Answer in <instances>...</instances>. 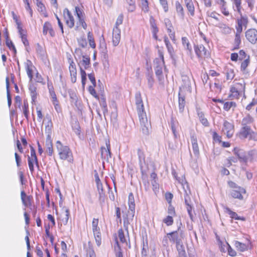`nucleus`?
<instances>
[{"label": "nucleus", "instance_id": "nucleus-1", "mask_svg": "<svg viewBox=\"0 0 257 257\" xmlns=\"http://www.w3.org/2000/svg\"><path fill=\"white\" fill-rule=\"evenodd\" d=\"M135 103L142 132L145 135H148L151 123L145 111L143 101L140 92H137L135 94Z\"/></svg>", "mask_w": 257, "mask_h": 257}, {"label": "nucleus", "instance_id": "nucleus-2", "mask_svg": "<svg viewBox=\"0 0 257 257\" xmlns=\"http://www.w3.org/2000/svg\"><path fill=\"white\" fill-rule=\"evenodd\" d=\"M182 81L183 84L179 87L178 93L179 110L180 113H182L184 110L186 92H191V83L189 78L187 76H183Z\"/></svg>", "mask_w": 257, "mask_h": 257}, {"label": "nucleus", "instance_id": "nucleus-3", "mask_svg": "<svg viewBox=\"0 0 257 257\" xmlns=\"http://www.w3.org/2000/svg\"><path fill=\"white\" fill-rule=\"evenodd\" d=\"M159 57L156 58L154 61V68L155 74L158 78L160 84L164 83V77L163 74V68L165 67L164 54L162 50L159 49L158 51Z\"/></svg>", "mask_w": 257, "mask_h": 257}, {"label": "nucleus", "instance_id": "nucleus-4", "mask_svg": "<svg viewBox=\"0 0 257 257\" xmlns=\"http://www.w3.org/2000/svg\"><path fill=\"white\" fill-rule=\"evenodd\" d=\"M194 50L196 55L199 58L206 59L210 57L209 52L206 50L202 44L195 46Z\"/></svg>", "mask_w": 257, "mask_h": 257}, {"label": "nucleus", "instance_id": "nucleus-5", "mask_svg": "<svg viewBox=\"0 0 257 257\" xmlns=\"http://www.w3.org/2000/svg\"><path fill=\"white\" fill-rule=\"evenodd\" d=\"M222 130L224 134L226 135V136L228 138H230L233 134L234 126L231 123L225 120L223 123V127Z\"/></svg>", "mask_w": 257, "mask_h": 257}, {"label": "nucleus", "instance_id": "nucleus-6", "mask_svg": "<svg viewBox=\"0 0 257 257\" xmlns=\"http://www.w3.org/2000/svg\"><path fill=\"white\" fill-rule=\"evenodd\" d=\"M245 37L251 43L255 44L257 41V31L254 29L248 30L245 33Z\"/></svg>", "mask_w": 257, "mask_h": 257}, {"label": "nucleus", "instance_id": "nucleus-7", "mask_svg": "<svg viewBox=\"0 0 257 257\" xmlns=\"http://www.w3.org/2000/svg\"><path fill=\"white\" fill-rule=\"evenodd\" d=\"M67 57L68 59V61L70 63L69 69L71 76V81L72 83H75L77 79V70L76 65L73 61H71L70 58L68 57V56H67Z\"/></svg>", "mask_w": 257, "mask_h": 257}, {"label": "nucleus", "instance_id": "nucleus-8", "mask_svg": "<svg viewBox=\"0 0 257 257\" xmlns=\"http://www.w3.org/2000/svg\"><path fill=\"white\" fill-rule=\"evenodd\" d=\"M121 31L119 28L114 27L112 31V43L114 46L118 45L121 38Z\"/></svg>", "mask_w": 257, "mask_h": 257}, {"label": "nucleus", "instance_id": "nucleus-9", "mask_svg": "<svg viewBox=\"0 0 257 257\" xmlns=\"http://www.w3.org/2000/svg\"><path fill=\"white\" fill-rule=\"evenodd\" d=\"M106 148L102 147L101 148V158L107 161L111 158L110 146L109 142H106Z\"/></svg>", "mask_w": 257, "mask_h": 257}, {"label": "nucleus", "instance_id": "nucleus-10", "mask_svg": "<svg viewBox=\"0 0 257 257\" xmlns=\"http://www.w3.org/2000/svg\"><path fill=\"white\" fill-rule=\"evenodd\" d=\"M180 230V228H178V231H174L170 233H167V235L168 236L169 239L171 242L176 243V246L179 244L182 243L181 239L178 238V231Z\"/></svg>", "mask_w": 257, "mask_h": 257}, {"label": "nucleus", "instance_id": "nucleus-11", "mask_svg": "<svg viewBox=\"0 0 257 257\" xmlns=\"http://www.w3.org/2000/svg\"><path fill=\"white\" fill-rule=\"evenodd\" d=\"M246 191L245 189L242 187L237 188V189H233L231 191V195L234 198L238 199L239 200H243V197L242 194H245Z\"/></svg>", "mask_w": 257, "mask_h": 257}, {"label": "nucleus", "instance_id": "nucleus-12", "mask_svg": "<svg viewBox=\"0 0 257 257\" xmlns=\"http://www.w3.org/2000/svg\"><path fill=\"white\" fill-rule=\"evenodd\" d=\"M251 131L250 126L245 125L242 127L238 134V137L240 139H245L248 137Z\"/></svg>", "mask_w": 257, "mask_h": 257}, {"label": "nucleus", "instance_id": "nucleus-13", "mask_svg": "<svg viewBox=\"0 0 257 257\" xmlns=\"http://www.w3.org/2000/svg\"><path fill=\"white\" fill-rule=\"evenodd\" d=\"M233 152L235 154V155L238 157L240 162H247V158L242 150L239 149L237 148H235L233 149Z\"/></svg>", "mask_w": 257, "mask_h": 257}, {"label": "nucleus", "instance_id": "nucleus-14", "mask_svg": "<svg viewBox=\"0 0 257 257\" xmlns=\"http://www.w3.org/2000/svg\"><path fill=\"white\" fill-rule=\"evenodd\" d=\"M75 12L79 20L80 25H81L84 29H86L87 25L84 21L83 15L78 7L75 8Z\"/></svg>", "mask_w": 257, "mask_h": 257}, {"label": "nucleus", "instance_id": "nucleus-15", "mask_svg": "<svg viewBox=\"0 0 257 257\" xmlns=\"http://www.w3.org/2000/svg\"><path fill=\"white\" fill-rule=\"evenodd\" d=\"M191 142L194 154L197 156L199 153V150L197 144V138L194 135H192L191 136Z\"/></svg>", "mask_w": 257, "mask_h": 257}, {"label": "nucleus", "instance_id": "nucleus-16", "mask_svg": "<svg viewBox=\"0 0 257 257\" xmlns=\"http://www.w3.org/2000/svg\"><path fill=\"white\" fill-rule=\"evenodd\" d=\"M97 191L99 194V200L100 203L105 202V193L103 189L102 184H96Z\"/></svg>", "mask_w": 257, "mask_h": 257}, {"label": "nucleus", "instance_id": "nucleus-17", "mask_svg": "<svg viewBox=\"0 0 257 257\" xmlns=\"http://www.w3.org/2000/svg\"><path fill=\"white\" fill-rule=\"evenodd\" d=\"M128 204L129 209L132 211L133 216L134 215L135 210V203L134 195L132 193H130L128 195Z\"/></svg>", "mask_w": 257, "mask_h": 257}, {"label": "nucleus", "instance_id": "nucleus-18", "mask_svg": "<svg viewBox=\"0 0 257 257\" xmlns=\"http://www.w3.org/2000/svg\"><path fill=\"white\" fill-rule=\"evenodd\" d=\"M46 146L47 148L46 152L50 156H51L53 154V150L52 141L51 140V137L49 136L47 137L46 141Z\"/></svg>", "mask_w": 257, "mask_h": 257}, {"label": "nucleus", "instance_id": "nucleus-19", "mask_svg": "<svg viewBox=\"0 0 257 257\" xmlns=\"http://www.w3.org/2000/svg\"><path fill=\"white\" fill-rule=\"evenodd\" d=\"M56 147L60 159H63L64 158V150L62 144L60 141H58L56 142Z\"/></svg>", "mask_w": 257, "mask_h": 257}, {"label": "nucleus", "instance_id": "nucleus-20", "mask_svg": "<svg viewBox=\"0 0 257 257\" xmlns=\"http://www.w3.org/2000/svg\"><path fill=\"white\" fill-rule=\"evenodd\" d=\"M25 67L28 76L30 78V81H31L33 78V74L32 70L31 69L32 62H31V61L29 60L27 61V62L25 63Z\"/></svg>", "mask_w": 257, "mask_h": 257}, {"label": "nucleus", "instance_id": "nucleus-21", "mask_svg": "<svg viewBox=\"0 0 257 257\" xmlns=\"http://www.w3.org/2000/svg\"><path fill=\"white\" fill-rule=\"evenodd\" d=\"M178 124V123L177 121L175 120L173 118H172L171 120V130L175 139L178 138V134L176 131Z\"/></svg>", "mask_w": 257, "mask_h": 257}, {"label": "nucleus", "instance_id": "nucleus-22", "mask_svg": "<svg viewBox=\"0 0 257 257\" xmlns=\"http://www.w3.org/2000/svg\"><path fill=\"white\" fill-rule=\"evenodd\" d=\"M185 3L190 15L193 16L194 15V7L192 0H185Z\"/></svg>", "mask_w": 257, "mask_h": 257}, {"label": "nucleus", "instance_id": "nucleus-23", "mask_svg": "<svg viewBox=\"0 0 257 257\" xmlns=\"http://www.w3.org/2000/svg\"><path fill=\"white\" fill-rule=\"evenodd\" d=\"M164 42L167 48L168 51L171 57L174 54V51L173 47L169 42L168 38L167 37H164Z\"/></svg>", "mask_w": 257, "mask_h": 257}, {"label": "nucleus", "instance_id": "nucleus-24", "mask_svg": "<svg viewBox=\"0 0 257 257\" xmlns=\"http://www.w3.org/2000/svg\"><path fill=\"white\" fill-rule=\"evenodd\" d=\"M226 209L227 212L230 215L231 218L236 220H245L244 217L238 216L236 212L231 211L229 208H227Z\"/></svg>", "mask_w": 257, "mask_h": 257}, {"label": "nucleus", "instance_id": "nucleus-25", "mask_svg": "<svg viewBox=\"0 0 257 257\" xmlns=\"http://www.w3.org/2000/svg\"><path fill=\"white\" fill-rule=\"evenodd\" d=\"M72 127L76 135L80 137L81 130L79 122L76 120L73 121L72 123Z\"/></svg>", "mask_w": 257, "mask_h": 257}, {"label": "nucleus", "instance_id": "nucleus-26", "mask_svg": "<svg viewBox=\"0 0 257 257\" xmlns=\"http://www.w3.org/2000/svg\"><path fill=\"white\" fill-rule=\"evenodd\" d=\"M177 249L178 251V254L179 257H187L185 247L183 245V243L179 244L176 246Z\"/></svg>", "mask_w": 257, "mask_h": 257}, {"label": "nucleus", "instance_id": "nucleus-27", "mask_svg": "<svg viewBox=\"0 0 257 257\" xmlns=\"http://www.w3.org/2000/svg\"><path fill=\"white\" fill-rule=\"evenodd\" d=\"M65 160H67L69 163H72L73 161V157L71 151L70 150L69 148L66 146H65Z\"/></svg>", "mask_w": 257, "mask_h": 257}, {"label": "nucleus", "instance_id": "nucleus-28", "mask_svg": "<svg viewBox=\"0 0 257 257\" xmlns=\"http://www.w3.org/2000/svg\"><path fill=\"white\" fill-rule=\"evenodd\" d=\"M235 246L236 248L240 251H244L247 249V245L246 244L238 241L235 242Z\"/></svg>", "mask_w": 257, "mask_h": 257}, {"label": "nucleus", "instance_id": "nucleus-29", "mask_svg": "<svg viewBox=\"0 0 257 257\" xmlns=\"http://www.w3.org/2000/svg\"><path fill=\"white\" fill-rule=\"evenodd\" d=\"M198 115L201 123L205 126H209V122L207 119L204 117V113L202 112H198Z\"/></svg>", "mask_w": 257, "mask_h": 257}, {"label": "nucleus", "instance_id": "nucleus-30", "mask_svg": "<svg viewBox=\"0 0 257 257\" xmlns=\"http://www.w3.org/2000/svg\"><path fill=\"white\" fill-rule=\"evenodd\" d=\"M138 155L140 165L142 167V164L145 162V155L144 152L140 149L138 150Z\"/></svg>", "mask_w": 257, "mask_h": 257}, {"label": "nucleus", "instance_id": "nucleus-31", "mask_svg": "<svg viewBox=\"0 0 257 257\" xmlns=\"http://www.w3.org/2000/svg\"><path fill=\"white\" fill-rule=\"evenodd\" d=\"M182 44L185 47V48L188 50L190 53L191 52L192 48L191 46L189 43V42L188 39L186 37H182Z\"/></svg>", "mask_w": 257, "mask_h": 257}, {"label": "nucleus", "instance_id": "nucleus-32", "mask_svg": "<svg viewBox=\"0 0 257 257\" xmlns=\"http://www.w3.org/2000/svg\"><path fill=\"white\" fill-rule=\"evenodd\" d=\"M236 105L233 101H227L224 103L223 109L226 111H229L231 107L235 108Z\"/></svg>", "mask_w": 257, "mask_h": 257}, {"label": "nucleus", "instance_id": "nucleus-33", "mask_svg": "<svg viewBox=\"0 0 257 257\" xmlns=\"http://www.w3.org/2000/svg\"><path fill=\"white\" fill-rule=\"evenodd\" d=\"M67 15L68 16V19L66 21V24L70 28H72L74 25V20L72 16L70 15V14L68 10H67Z\"/></svg>", "mask_w": 257, "mask_h": 257}, {"label": "nucleus", "instance_id": "nucleus-34", "mask_svg": "<svg viewBox=\"0 0 257 257\" xmlns=\"http://www.w3.org/2000/svg\"><path fill=\"white\" fill-rule=\"evenodd\" d=\"M81 64L84 67L85 69H87L90 65V58L83 56L82 57V60L81 62Z\"/></svg>", "mask_w": 257, "mask_h": 257}, {"label": "nucleus", "instance_id": "nucleus-35", "mask_svg": "<svg viewBox=\"0 0 257 257\" xmlns=\"http://www.w3.org/2000/svg\"><path fill=\"white\" fill-rule=\"evenodd\" d=\"M69 95L71 99V101L73 103L77 102V97L76 96L75 91L74 90H69L68 91Z\"/></svg>", "mask_w": 257, "mask_h": 257}, {"label": "nucleus", "instance_id": "nucleus-36", "mask_svg": "<svg viewBox=\"0 0 257 257\" xmlns=\"http://www.w3.org/2000/svg\"><path fill=\"white\" fill-rule=\"evenodd\" d=\"M176 8L177 13L179 15H180L182 18H183L184 14L183 11V8L181 5L178 2H177L175 4Z\"/></svg>", "mask_w": 257, "mask_h": 257}, {"label": "nucleus", "instance_id": "nucleus-37", "mask_svg": "<svg viewBox=\"0 0 257 257\" xmlns=\"http://www.w3.org/2000/svg\"><path fill=\"white\" fill-rule=\"evenodd\" d=\"M93 234L96 244L98 246H99L101 242V233L100 231L97 230L96 231L93 232Z\"/></svg>", "mask_w": 257, "mask_h": 257}, {"label": "nucleus", "instance_id": "nucleus-38", "mask_svg": "<svg viewBox=\"0 0 257 257\" xmlns=\"http://www.w3.org/2000/svg\"><path fill=\"white\" fill-rule=\"evenodd\" d=\"M142 10L145 13H147L149 11V4L147 0H141Z\"/></svg>", "mask_w": 257, "mask_h": 257}, {"label": "nucleus", "instance_id": "nucleus-39", "mask_svg": "<svg viewBox=\"0 0 257 257\" xmlns=\"http://www.w3.org/2000/svg\"><path fill=\"white\" fill-rule=\"evenodd\" d=\"M148 86L152 88L153 86L154 80L153 77V73L149 72L147 75Z\"/></svg>", "mask_w": 257, "mask_h": 257}, {"label": "nucleus", "instance_id": "nucleus-40", "mask_svg": "<svg viewBox=\"0 0 257 257\" xmlns=\"http://www.w3.org/2000/svg\"><path fill=\"white\" fill-rule=\"evenodd\" d=\"M163 223H165L167 226H171L174 222L173 217L170 215H168L166 218L163 220Z\"/></svg>", "mask_w": 257, "mask_h": 257}, {"label": "nucleus", "instance_id": "nucleus-41", "mask_svg": "<svg viewBox=\"0 0 257 257\" xmlns=\"http://www.w3.org/2000/svg\"><path fill=\"white\" fill-rule=\"evenodd\" d=\"M249 62V56H248L247 58L245 59L241 64V71H244L247 67L248 66Z\"/></svg>", "mask_w": 257, "mask_h": 257}, {"label": "nucleus", "instance_id": "nucleus-42", "mask_svg": "<svg viewBox=\"0 0 257 257\" xmlns=\"http://www.w3.org/2000/svg\"><path fill=\"white\" fill-rule=\"evenodd\" d=\"M23 111L25 117L28 119L29 114V104L27 101H24V106H23Z\"/></svg>", "mask_w": 257, "mask_h": 257}, {"label": "nucleus", "instance_id": "nucleus-43", "mask_svg": "<svg viewBox=\"0 0 257 257\" xmlns=\"http://www.w3.org/2000/svg\"><path fill=\"white\" fill-rule=\"evenodd\" d=\"M118 235L120 241L122 242H126V238L124 236V231L122 229H119L118 230Z\"/></svg>", "mask_w": 257, "mask_h": 257}, {"label": "nucleus", "instance_id": "nucleus-44", "mask_svg": "<svg viewBox=\"0 0 257 257\" xmlns=\"http://www.w3.org/2000/svg\"><path fill=\"white\" fill-rule=\"evenodd\" d=\"M29 90L31 92V96L33 101H34L36 98L37 92H36V87L34 86L31 85L29 87Z\"/></svg>", "mask_w": 257, "mask_h": 257}, {"label": "nucleus", "instance_id": "nucleus-45", "mask_svg": "<svg viewBox=\"0 0 257 257\" xmlns=\"http://www.w3.org/2000/svg\"><path fill=\"white\" fill-rule=\"evenodd\" d=\"M52 28V26L51 24L49 22H46L43 25V34L46 35L48 34V32L51 28Z\"/></svg>", "mask_w": 257, "mask_h": 257}, {"label": "nucleus", "instance_id": "nucleus-46", "mask_svg": "<svg viewBox=\"0 0 257 257\" xmlns=\"http://www.w3.org/2000/svg\"><path fill=\"white\" fill-rule=\"evenodd\" d=\"M87 38H88V40L89 42L90 46L92 48H94L95 47V42H94V39L93 38L92 34L90 32H88V33Z\"/></svg>", "mask_w": 257, "mask_h": 257}, {"label": "nucleus", "instance_id": "nucleus-47", "mask_svg": "<svg viewBox=\"0 0 257 257\" xmlns=\"http://www.w3.org/2000/svg\"><path fill=\"white\" fill-rule=\"evenodd\" d=\"M80 73L81 76V82L83 87H84L85 84V81L86 80V73L85 71L80 68Z\"/></svg>", "mask_w": 257, "mask_h": 257}, {"label": "nucleus", "instance_id": "nucleus-48", "mask_svg": "<svg viewBox=\"0 0 257 257\" xmlns=\"http://www.w3.org/2000/svg\"><path fill=\"white\" fill-rule=\"evenodd\" d=\"M55 191L58 195V196L59 197V199H60L59 205H60V207L62 208V209H63L64 208V206H63V200H62V197H63L62 194H61V193L60 192V190L59 188H55Z\"/></svg>", "mask_w": 257, "mask_h": 257}, {"label": "nucleus", "instance_id": "nucleus-49", "mask_svg": "<svg viewBox=\"0 0 257 257\" xmlns=\"http://www.w3.org/2000/svg\"><path fill=\"white\" fill-rule=\"evenodd\" d=\"M98 219L94 218L92 222L93 232L96 231L97 230H100L98 226Z\"/></svg>", "mask_w": 257, "mask_h": 257}, {"label": "nucleus", "instance_id": "nucleus-50", "mask_svg": "<svg viewBox=\"0 0 257 257\" xmlns=\"http://www.w3.org/2000/svg\"><path fill=\"white\" fill-rule=\"evenodd\" d=\"M191 193L190 190H185V195H184L185 203L186 205L190 204L191 199L189 195Z\"/></svg>", "mask_w": 257, "mask_h": 257}, {"label": "nucleus", "instance_id": "nucleus-51", "mask_svg": "<svg viewBox=\"0 0 257 257\" xmlns=\"http://www.w3.org/2000/svg\"><path fill=\"white\" fill-rule=\"evenodd\" d=\"M37 5L38 7V11L42 13L44 15H45L46 12V8L44 5L41 2H37Z\"/></svg>", "mask_w": 257, "mask_h": 257}, {"label": "nucleus", "instance_id": "nucleus-52", "mask_svg": "<svg viewBox=\"0 0 257 257\" xmlns=\"http://www.w3.org/2000/svg\"><path fill=\"white\" fill-rule=\"evenodd\" d=\"M48 87L49 90L50 94L53 99H56V95L54 91L53 87L52 84L49 82L48 83Z\"/></svg>", "mask_w": 257, "mask_h": 257}, {"label": "nucleus", "instance_id": "nucleus-53", "mask_svg": "<svg viewBox=\"0 0 257 257\" xmlns=\"http://www.w3.org/2000/svg\"><path fill=\"white\" fill-rule=\"evenodd\" d=\"M6 45L10 49H12L15 53H16V49L11 40L6 39Z\"/></svg>", "mask_w": 257, "mask_h": 257}, {"label": "nucleus", "instance_id": "nucleus-54", "mask_svg": "<svg viewBox=\"0 0 257 257\" xmlns=\"http://www.w3.org/2000/svg\"><path fill=\"white\" fill-rule=\"evenodd\" d=\"M28 165L29 167V169L31 172H33L34 170V162H35V160L33 158H31L30 157L28 156Z\"/></svg>", "mask_w": 257, "mask_h": 257}, {"label": "nucleus", "instance_id": "nucleus-55", "mask_svg": "<svg viewBox=\"0 0 257 257\" xmlns=\"http://www.w3.org/2000/svg\"><path fill=\"white\" fill-rule=\"evenodd\" d=\"M31 158H33L35 163L37 165L38 163V159L36 155V152L34 148L31 146Z\"/></svg>", "mask_w": 257, "mask_h": 257}, {"label": "nucleus", "instance_id": "nucleus-56", "mask_svg": "<svg viewBox=\"0 0 257 257\" xmlns=\"http://www.w3.org/2000/svg\"><path fill=\"white\" fill-rule=\"evenodd\" d=\"M235 76L234 71L232 69H230L226 72V78L227 80H232Z\"/></svg>", "mask_w": 257, "mask_h": 257}, {"label": "nucleus", "instance_id": "nucleus-57", "mask_svg": "<svg viewBox=\"0 0 257 257\" xmlns=\"http://www.w3.org/2000/svg\"><path fill=\"white\" fill-rule=\"evenodd\" d=\"M123 16L122 14H120L117 17L116 21L115 22V27L118 28V26L121 25L123 22Z\"/></svg>", "mask_w": 257, "mask_h": 257}, {"label": "nucleus", "instance_id": "nucleus-58", "mask_svg": "<svg viewBox=\"0 0 257 257\" xmlns=\"http://www.w3.org/2000/svg\"><path fill=\"white\" fill-rule=\"evenodd\" d=\"M79 45L82 48H84L87 46V42L84 38H80L78 40Z\"/></svg>", "mask_w": 257, "mask_h": 257}, {"label": "nucleus", "instance_id": "nucleus-59", "mask_svg": "<svg viewBox=\"0 0 257 257\" xmlns=\"http://www.w3.org/2000/svg\"><path fill=\"white\" fill-rule=\"evenodd\" d=\"M248 138L249 140L257 141V133L251 130Z\"/></svg>", "mask_w": 257, "mask_h": 257}, {"label": "nucleus", "instance_id": "nucleus-60", "mask_svg": "<svg viewBox=\"0 0 257 257\" xmlns=\"http://www.w3.org/2000/svg\"><path fill=\"white\" fill-rule=\"evenodd\" d=\"M168 213L169 214V215L172 216V217L175 216L176 215L175 208L171 205H170L168 207Z\"/></svg>", "mask_w": 257, "mask_h": 257}, {"label": "nucleus", "instance_id": "nucleus-61", "mask_svg": "<svg viewBox=\"0 0 257 257\" xmlns=\"http://www.w3.org/2000/svg\"><path fill=\"white\" fill-rule=\"evenodd\" d=\"M161 5L162 6L165 12L168 11V3L167 0H159Z\"/></svg>", "mask_w": 257, "mask_h": 257}, {"label": "nucleus", "instance_id": "nucleus-62", "mask_svg": "<svg viewBox=\"0 0 257 257\" xmlns=\"http://www.w3.org/2000/svg\"><path fill=\"white\" fill-rule=\"evenodd\" d=\"M87 255L89 257H95L94 251L90 246L87 249Z\"/></svg>", "mask_w": 257, "mask_h": 257}, {"label": "nucleus", "instance_id": "nucleus-63", "mask_svg": "<svg viewBox=\"0 0 257 257\" xmlns=\"http://www.w3.org/2000/svg\"><path fill=\"white\" fill-rule=\"evenodd\" d=\"M53 104L55 106V108L58 113H62V109L60 105L57 103L56 99H53Z\"/></svg>", "mask_w": 257, "mask_h": 257}, {"label": "nucleus", "instance_id": "nucleus-64", "mask_svg": "<svg viewBox=\"0 0 257 257\" xmlns=\"http://www.w3.org/2000/svg\"><path fill=\"white\" fill-rule=\"evenodd\" d=\"M252 121V118L250 115H248L243 119L242 124L243 125H244L247 123H250Z\"/></svg>", "mask_w": 257, "mask_h": 257}]
</instances>
